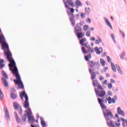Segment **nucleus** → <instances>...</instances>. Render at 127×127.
<instances>
[{"label": "nucleus", "mask_w": 127, "mask_h": 127, "mask_svg": "<svg viewBox=\"0 0 127 127\" xmlns=\"http://www.w3.org/2000/svg\"><path fill=\"white\" fill-rule=\"evenodd\" d=\"M75 6L76 7L81 6L82 5V3L79 0H76V1H75Z\"/></svg>", "instance_id": "nucleus-22"}, {"label": "nucleus", "mask_w": 127, "mask_h": 127, "mask_svg": "<svg viewBox=\"0 0 127 127\" xmlns=\"http://www.w3.org/2000/svg\"><path fill=\"white\" fill-rule=\"evenodd\" d=\"M98 101V103L100 105V107L101 109H103V116L104 117L106 118V121H107V125L110 127H116L115 125L113 124V121H110L108 118L109 117L110 118L113 117L112 113L107 109V106L104 104L103 99L98 98L97 99Z\"/></svg>", "instance_id": "nucleus-1"}, {"label": "nucleus", "mask_w": 127, "mask_h": 127, "mask_svg": "<svg viewBox=\"0 0 127 127\" xmlns=\"http://www.w3.org/2000/svg\"><path fill=\"white\" fill-rule=\"evenodd\" d=\"M90 11V8H85V13L86 14H89V12Z\"/></svg>", "instance_id": "nucleus-39"}, {"label": "nucleus", "mask_w": 127, "mask_h": 127, "mask_svg": "<svg viewBox=\"0 0 127 127\" xmlns=\"http://www.w3.org/2000/svg\"><path fill=\"white\" fill-rule=\"evenodd\" d=\"M31 127H35L34 125H31Z\"/></svg>", "instance_id": "nucleus-64"}, {"label": "nucleus", "mask_w": 127, "mask_h": 127, "mask_svg": "<svg viewBox=\"0 0 127 127\" xmlns=\"http://www.w3.org/2000/svg\"><path fill=\"white\" fill-rule=\"evenodd\" d=\"M86 21H88V23H91V19L89 18H87V19Z\"/></svg>", "instance_id": "nucleus-52"}, {"label": "nucleus", "mask_w": 127, "mask_h": 127, "mask_svg": "<svg viewBox=\"0 0 127 127\" xmlns=\"http://www.w3.org/2000/svg\"><path fill=\"white\" fill-rule=\"evenodd\" d=\"M97 88H98V89L99 90H103V87L99 84H98V85H97Z\"/></svg>", "instance_id": "nucleus-40"}, {"label": "nucleus", "mask_w": 127, "mask_h": 127, "mask_svg": "<svg viewBox=\"0 0 127 127\" xmlns=\"http://www.w3.org/2000/svg\"><path fill=\"white\" fill-rule=\"evenodd\" d=\"M86 40L85 39V38H83V39H81L80 40V44L82 45H83V46H84V42L86 41Z\"/></svg>", "instance_id": "nucleus-34"}, {"label": "nucleus", "mask_w": 127, "mask_h": 127, "mask_svg": "<svg viewBox=\"0 0 127 127\" xmlns=\"http://www.w3.org/2000/svg\"><path fill=\"white\" fill-rule=\"evenodd\" d=\"M120 33H121V34L122 35L123 38L125 37V34L124 32H123L122 31H120Z\"/></svg>", "instance_id": "nucleus-44"}, {"label": "nucleus", "mask_w": 127, "mask_h": 127, "mask_svg": "<svg viewBox=\"0 0 127 127\" xmlns=\"http://www.w3.org/2000/svg\"><path fill=\"white\" fill-rule=\"evenodd\" d=\"M99 82L97 80H94L92 82V85H93V86L97 87L98 86Z\"/></svg>", "instance_id": "nucleus-25"}, {"label": "nucleus", "mask_w": 127, "mask_h": 127, "mask_svg": "<svg viewBox=\"0 0 127 127\" xmlns=\"http://www.w3.org/2000/svg\"><path fill=\"white\" fill-rule=\"evenodd\" d=\"M91 46H94L93 43H91Z\"/></svg>", "instance_id": "nucleus-63"}, {"label": "nucleus", "mask_w": 127, "mask_h": 127, "mask_svg": "<svg viewBox=\"0 0 127 127\" xmlns=\"http://www.w3.org/2000/svg\"><path fill=\"white\" fill-rule=\"evenodd\" d=\"M111 37H112V39H113V41H115V35L113 34H111Z\"/></svg>", "instance_id": "nucleus-50"}, {"label": "nucleus", "mask_w": 127, "mask_h": 127, "mask_svg": "<svg viewBox=\"0 0 127 127\" xmlns=\"http://www.w3.org/2000/svg\"><path fill=\"white\" fill-rule=\"evenodd\" d=\"M14 117L15 118V119L16 120V122L17 123H20L21 122V120L20 119V118L18 117V116L17 115V114L16 113V112H14Z\"/></svg>", "instance_id": "nucleus-16"}, {"label": "nucleus", "mask_w": 127, "mask_h": 127, "mask_svg": "<svg viewBox=\"0 0 127 127\" xmlns=\"http://www.w3.org/2000/svg\"><path fill=\"white\" fill-rule=\"evenodd\" d=\"M11 97L13 100H15L17 98V94L15 93L11 92Z\"/></svg>", "instance_id": "nucleus-23"}, {"label": "nucleus", "mask_w": 127, "mask_h": 127, "mask_svg": "<svg viewBox=\"0 0 127 127\" xmlns=\"http://www.w3.org/2000/svg\"><path fill=\"white\" fill-rule=\"evenodd\" d=\"M98 64L99 63L93 62V61H89V62H88V65H89L90 68H94L95 65H98Z\"/></svg>", "instance_id": "nucleus-12"}, {"label": "nucleus", "mask_w": 127, "mask_h": 127, "mask_svg": "<svg viewBox=\"0 0 127 127\" xmlns=\"http://www.w3.org/2000/svg\"><path fill=\"white\" fill-rule=\"evenodd\" d=\"M90 40L91 41H95V38L94 37H91L90 38Z\"/></svg>", "instance_id": "nucleus-57"}, {"label": "nucleus", "mask_w": 127, "mask_h": 127, "mask_svg": "<svg viewBox=\"0 0 127 127\" xmlns=\"http://www.w3.org/2000/svg\"><path fill=\"white\" fill-rule=\"evenodd\" d=\"M100 64H101L102 66H105L106 64V61H104L103 59H100Z\"/></svg>", "instance_id": "nucleus-29"}, {"label": "nucleus", "mask_w": 127, "mask_h": 127, "mask_svg": "<svg viewBox=\"0 0 127 127\" xmlns=\"http://www.w3.org/2000/svg\"><path fill=\"white\" fill-rule=\"evenodd\" d=\"M1 73H2L3 77L5 78L4 79H8V76L6 74V73L3 70H2Z\"/></svg>", "instance_id": "nucleus-31"}, {"label": "nucleus", "mask_w": 127, "mask_h": 127, "mask_svg": "<svg viewBox=\"0 0 127 127\" xmlns=\"http://www.w3.org/2000/svg\"><path fill=\"white\" fill-rule=\"evenodd\" d=\"M103 79H104L103 76L102 75H100V76H99V80L103 81Z\"/></svg>", "instance_id": "nucleus-48"}, {"label": "nucleus", "mask_w": 127, "mask_h": 127, "mask_svg": "<svg viewBox=\"0 0 127 127\" xmlns=\"http://www.w3.org/2000/svg\"><path fill=\"white\" fill-rule=\"evenodd\" d=\"M25 112L27 115H28V116H32V113L31 112V110L30 109V108H28V109H27Z\"/></svg>", "instance_id": "nucleus-18"}, {"label": "nucleus", "mask_w": 127, "mask_h": 127, "mask_svg": "<svg viewBox=\"0 0 127 127\" xmlns=\"http://www.w3.org/2000/svg\"><path fill=\"white\" fill-rule=\"evenodd\" d=\"M84 46H85V47H86V48H87V49H88V48H90V46H89V45H88V44L85 43V44H84Z\"/></svg>", "instance_id": "nucleus-47"}, {"label": "nucleus", "mask_w": 127, "mask_h": 127, "mask_svg": "<svg viewBox=\"0 0 127 127\" xmlns=\"http://www.w3.org/2000/svg\"><path fill=\"white\" fill-rule=\"evenodd\" d=\"M28 118L30 122H32L34 121V117L32 116V115L28 116Z\"/></svg>", "instance_id": "nucleus-27"}, {"label": "nucleus", "mask_w": 127, "mask_h": 127, "mask_svg": "<svg viewBox=\"0 0 127 127\" xmlns=\"http://www.w3.org/2000/svg\"><path fill=\"white\" fill-rule=\"evenodd\" d=\"M70 9L71 13H73L74 12V10L73 8H70Z\"/></svg>", "instance_id": "nucleus-53"}, {"label": "nucleus", "mask_w": 127, "mask_h": 127, "mask_svg": "<svg viewBox=\"0 0 127 127\" xmlns=\"http://www.w3.org/2000/svg\"><path fill=\"white\" fill-rule=\"evenodd\" d=\"M85 14L84 13H81V16L82 18H83L84 16H85Z\"/></svg>", "instance_id": "nucleus-51"}, {"label": "nucleus", "mask_w": 127, "mask_h": 127, "mask_svg": "<svg viewBox=\"0 0 127 127\" xmlns=\"http://www.w3.org/2000/svg\"><path fill=\"white\" fill-rule=\"evenodd\" d=\"M111 67H112V70H113V72H117V71H118L119 73L120 74H122V70L118 65H116V66H115V64L113 63H112Z\"/></svg>", "instance_id": "nucleus-6"}, {"label": "nucleus", "mask_w": 127, "mask_h": 127, "mask_svg": "<svg viewBox=\"0 0 127 127\" xmlns=\"http://www.w3.org/2000/svg\"><path fill=\"white\" fill-rule=\"evenodd\" d=\"M108 67H104L105 70H108Z\"/></svg>", "instance_id": "nucleus-61"}, {"label": "nucleus", "mask_w": 127, "mask_h": 127, "mask_svg": "<svg viewBox=\"0 0 127 127\" xmlns=\"http://www.w3.org/2000/svg\"><path fill=\"white\" fill-rule=\"evenodd\" d=\"M110 18H111V19H112V20H114V18H113V16L110 17Z\"/></svg>", "instance_id": "nucleus-62"}, {"label": "nucleus", "mask_w": 127, "mask_h": 127, "mask_svg": "<svg viewBox=\"0 0 127 127\" xmlns=\"http://www.w3.org/2000/svg\"><path fill=\"white\" fill-rule=\"evenodd\" d=\"M115 117L117 118H119V115L117 114L115 115Z\"/></svg>", "instance_id": "nucleus-59"}, {"label": "nucleus", "mask_w": 127, "mask_h": 127, "mask_svg": "<svg viewBox=\"0 0 127 127\" xmlns=\"http://www.w3.org/2000/svg\"><path fill=\"white\" fill-rule=\"evenodd\" d=\"M87 57L88 58H89V59H90V58H91V54H88V55H87Z\"/></svg>", "instance_id": "nucleus-58"}, {"label": "nucleus", "mask_w": 127, "mask_h": 127, "mask_svg": "<svg viewBox=\"0 0 127 127\" xmlns=\"http://www.w3.org/2000/svg\"><path fill=\"white\" fill-rule=\"evenodd\" d=\"M11 73L16 77V79H14V82L15 83V84L18 86L19 89H24V85L21 81V77L19 74L17 68L15 67V68L11 71Z\"/></svg>", "instance_id": "nucleus-2"}, {"label": "nucleus", "mask_w": 127, "mask_h": 127, "mask_svg": "<svg viewBox=\"0 0 127 127\" xmlns=\"http://www.w3.org/2000/svg\"><path fill=\"white\" fill-rule=\"evenodd\" d=\"M41 124L43 127H46V124L44 120H41Z\"/></svg>", "instance_id": "nucleus-32"}, {"label": "nucleus", "mask_w": 127, "mask_h": 127, "mask_svg": "<svg viewBox=\"0 0 127 127\" xmlns=\"http://www.w3.org/2000/svg\"><path fill=\"white\" fill-rule=\"evenodd\" d=\"M3 97H4V96L2 94V93L1 92L0 88V99H3Z\"/></svg>", "instance_id": "nucleus-41"}, {"label": "nucleus", "mask_w": 127, "mask_h": 127, "mask_svg": "<svg viewBox=\"0 0 127 127\" xmlns=\"http://www.w3.org/2000/svg\"><path fill=\"white\" fill-rule=\"evenodd\" d=\"M19 113L20 115H22V108H20L19 109Z\"/></svg>", "instance_id": "nucleus-49"}, {"label": "nucleus", "mask_w": 127, "mask_h": 127, "mask_svg": "<svg viewBox=\"0 0 127 127\" xmlns=\"http://www.w3.org/2000/svg\"><path fill=\"white\" fill-rule=\"evenodd\" d=\"M120 120L121 121L123 122H125V123H127V120H125V119L124 118H120Z\"/></svg>", "instance_id": "nucleus-45"}, {"label": "nucleus", "mask_w": 127, "mask_h": 127, "mask_svg": "<svg viewBox=\"0 0 127 127\" xmlns=\"http://www.w3.org/2000/svg\"><path fill=\"white\" fill-rule=\"evenodd\" d=\"M126 53L125 52H123L121 55H120V58L121 59H126Z\"/></svg>", "instance_id": "nucleus-30"}, {"label": "nucleus", "mask_w": 127, "mask_h": 127, "mask_svg": "<svg viewBox=\"0 0 127 127\" xmlns=\"http://www.w3.org/2000/svg\"><path fill=\"white\" fill-rule=\"evenodd\" d=\"M64 4L65 7L68 9H70L69 5L71 6L72 7L75 6L74 2L72 0H67L66 1H64Z\"/></svg>", "instance_id": "nucleus-5"}, {"label": "nucleus", "mask_w": 127, "mask_h": 127, "mask_svg": "<svg viewBox=\"0 0 127 127\" xmlns=\"http://www.w3.org/2000/svg\"><path fill=\"white\" fill-rule=\"evenodd\" d=\"M22 120L23 122L26 121V114H24V116L22 117Z\"/></svg>", "instance_id": "nucleus-36"}, {"label": "nucleus", "mask_w": 127, "mask_h": 127, "mask_svg": "<svg viewBox=\"0 0 127 127\" xmlns=\"http://www.w3.org/2000/svg\"><path fill=\"white\" fill-rule=\"evenodd\" d=\"M110 81H111V83H115V81L113 79H111V80H110Z\"/></svg>", "instance_id": "nucleus-56"}, {"label": "nucleus", "mask_w": 127, "mask_h": 127, "mask_svg": "<svg viewBox=\"0 0 127 127\" xmlns=\"http://www.w3.org/2000/svg\"><path fill=\"white\" fill-rule=\"evenodd\" d=\"M94 28H93V27L90 28V30H91V31L94 30Z\"/></svg>", "instance_id": "nucleus-60"}, {"label": "nucleus", "mask_w": 127, "mask_h": 127, "mask_svg": "<svg viewBox=\"0 0 127 127\" xmlns=\"http://www.w3.org/2000/svg\"><path fill=\"white\" fill-rule=\"evenodd\" d=\"M13 107H14L15 109H18V107H19V105L17 104V103L14 102L13 103Z\"/></svg>", "instance_id": "nucleus-33"}, {"label": "nucleus", "mask_w": 127, "mask_h": 127, "mask_svg": "<svg viewBox=\"0 0 127 127\" xmlns=\"http://www.w3.org/2000/svg\"><path fill=\"white\" fill-rule=\"evenodd\" d=\"M75 30L76 31L77 33H79L81 32V28L78 25H76L75 27Z\"/></svg>", "instance_id": "nucleus-21"}, {"label": "nucleus", "mask_w": 127, "mask_h": 127, "mask_svg": "<svg viewBox=\"0 0 127 127\" xmlns=\"http://www.w3.org/2000/svg\"><path fill=\"white\" fill-rule=\"evenodd\" d=\"M89 73L91 74V80H94L96 77V73L95 72H93L94 70L92 68L89 69Z\"/></svg>", "instance_id": "nucleus-9"}, {"label": "nucleus", "mask_w": 127, "mask_h": 127, "mask_svg": "<svg viewBox=\"0 0 127 127\" xmlns=\"http://www.w3.org/2000/svg\"><path fill=\"white\" fill-rule=\"evenodd\" d=\"M104 20H105V22H106V24H107V25L109 27H110V28H111L112 29H113V27L110 22V21L108 20V19L106 18H104Z\"/></svg>", "instance_id": "nucleus-20"}, {"label": "nucleus", "mask_w": 127, "mask_h": 127, "mask_svg": "<svg viewBox=\"0 0 127 127\" xmlns=\"http://www.w3.org/2000/svg\"><path fill=\"white\" fill-rule=\"evenodd\" d=\"M76 35L79 39L82 38L84 36V33L81 32L77 33Z\"/></svg>", "instance_id": "nucleus-19"}, {"label": "nucleus", "mask_w": 127, "mask_h": 127, "mask_svg": "<svg viewBox=\"0 0 127 127\" xmlns=\"http://www.w3.org/2000/svg\"><path fill=\"white\" fill-rule=\"evenodd\" d=\"M1 44L3 46L4 49H7V50H8V46L4 41L2 42Z\"/></svg>", "instance_id": "nucleus-28"}, {"label": "nucleus", "mask_w": 127, "mask_h": 127, "mask_svg": "<svg viewBox=\"0 0 127 127\" xmlns=\"http://www.w3.org/2000/svg\"><path fill=\"white\" fill-rule=\"evenodd\" d=\"M120 120L121 121V119H118V120H117V122H116V126H117V127H119L120 126Z\"/></svg>", "instance_id": "nucleus-35"}, {"label": "nucleus", "mask_w": 127, "mask_h": 127, "mask_svg": "<svg viewBox=\"0 0 127 127\" xmlns=\"http://www.w3.org/2000/svg\"><path fill=\"white\" fill-rule=\"evenodd\" d=\"M107 61H108V62H109V63H111L112 64V60L111 59V58L109 56H107Z\"/></svg>", "instance_id": "nucleus-42"}, {"label": "nucleus", "mask_w": 127, "mask_h": 127, "mask_svg": "<svg viewBox=\"0 0 127 127\" xmlns=\"http://www.w3.org/2000/svg\"><path fill=\"white\" fill-rule=\"evenodd\" d=\"M5 55L7 57L8 62L10 63V64H9V69L11 71H12V70H14V69H15V68H17V67L16 66L14 61L11 58V53L8 50L7 52H5Z\"/></svg>", "instance_id": "nucleus-3"}, {"label": "nucleus", "mask_w": 127, "mask_h": 127, "mask_svg": "<svg viewBox=\"0 0 127 127\" xmlns=\"http://www.w3.org/2000/svg\"><path fill=\"white\" fill-rule=\"evenodd\" d=\"M107 80L103 81V84L106 85L107 84Z\"/></svg>", "instance_id": "nucleus-55"}, {"label": "nucleus", "mask_w": 127, "mask_h": 127, "mask_svg": "<svg viewBox=\"0 0 127 127\" xmlns=\"http://www.w3.org/2000/svg\"><path fill=\"white\" fill-rule=\"evenodd\" d=\"M4 111L5 112V117L7 119V120H10V116L7 108L6 107H5L4 108Z\"/></svg>", "instance_id": "nucleus-11"}, {"label": "nucleus", "mask_w": 127, "mask_h": 127, "mask_svg": "<svg viewBox=\"0 0 127 127\" xmlns=\"http://www.w3.org/2000/svg\"><path fill=\"white\" fill-rule=\"evenodd\" d=\"M101 42H102L101 39L100 38H99V39L96 40V41H95V44H99Z\"/></svg>", "instance_id": "nucleus-37"}, {"label": "nucleus", "mask_w": 127, "mask_h": 127, "mask_svg": "<svg viewBox=\"0 0 127 127\" xmlns=\"http://www.w3.org/2000/svg\"><path fill=\"white\" fill-rule=\"evenodd\" d=\"M95 50L96 54H100V53H102L103 51V49L102 48H98L97 47H95Z\"/></svg>", "instance_id": "nucleus-15"}, {"label": "nucleus", "mask_w": 127, "mask_h": 127, "mask_svg": "<svg viewBox=\"0 0 127 127\" xmlns=\"http://www.w3.org/2000/svg\"><path fill=\"white\" fill-rule=\"evenodd\" d=\"M91 36L90 32L89 31L86 32V36L90 37Z\"/></svg>", "instance_id": "nucleus-46"}, {"label": "nucleus", "mask_w": 127, "mask_h": 127, "mask_svg": "<svg viewBox=\"0 0 127 127\" xmlns=\"http://www.w3.org/2000/svg\"><path fill=\"white\" fill-rule=\"evenodd\" d=\"M117 112L118 113V114L121 115L122 116L125 117V114L124 112L121 110L120 107H118V108H117Z\"/></svg>", "instance_id": "nucleus-13"}, {"label": "nucleus", "mask_w": 127, "mask_h": 127, "mask_svg": "<svg viewBox=\"0 0 127 127\" xmlns=\"http://www.w3.org/2000/svg\"><path fill=\"white\" fill-rule=\"evenodd\" d=\"M23 97H24V98L25 99V101L24 104V107L25 109L29 108V103L28 102V97L25 92H23L22 93L20 94V97L22 101L23 100Z\"/></svg>", "instance_id": "nucleus-4"}, {"label": "nucleus", "mask_w": 127, "mask_h": 127, "mask_svg": "<svg viewBox=\"0 0 127 127\" xmlns=\"http://www.w3.org/2000/svg\"><path fill=\"white\" fill-rule=\"evenodd\" d=\"M1 79H2V84H3L4 86L5 87H8V82L6 80L7 79H4V78L3 77H2Z\"/></svg>", "instance_id": "nucleus-14"}, {"label": "nucleus", "mask_w": 127, "mask_h": 127, "mask_svg": "<svg viewBox=\"0 0 127 127\" xmlns=\"http://www.w3.org/2000/svg\"><path fill=\"white\" fill-rule=\"evenodd\" d=\"M5 41L4 37L3 35H0V43H2Z\"/></svg>", "instance_id": "nucleus-26"}, {"label": "nucleus", "mask_w": 127, "mask_h": 127, "mask_svg": "<svg viewBox=\"0 0 127 127\" xmlns=\"http://www.w3.org/2000/svg\"><path fill=\"white\" fill-rule=\"evenodd\" d=\"M94 91H95V94H96V95L99 96L101 98L104 97L106 95V92L105 91H97L96 89L94 90Z\"/></svg>", "instance_id": "nucleus-7"}, {"label": "nucleus", "mask_w": 127, "mask_h": 127, "mask_svg": "<svg viewBox=\"0 0 127 127\" xmlns=\"http://www.w3.org/2000/svg\"><path fill=\"white\" fill-rule=\"evenodd\" d=\"M85 60H86V61H89V58L87 56H85Z\"/></svg>", "instance_id": "nucleus-54"}, {"label": "nucleus", "mask_w": 127, "mask_h": 127, "mask_svg": "<svg viewBox=\"0 0 127 127\" xmlns=\"http://www.w3.org/2000/svg\"><path fill=\"white\" fill-rule=\"evenodd\" d=\"M70 21L72 23V26H74L75 24V20L74 19V15L73 14H71V17H70Z\"/></svg>", "instance_id": "nucleus-17"}, {"label": "nucleus", "mask_w": 127, "mask_h": 127, "mask_svg": "<svg viewBox=\"0 0 127 127\" xmlns=\"http://www.w3.org/2000/svg\"><path fill=\"white\" fill-rule=\"evenodd\" d=\"M107 101H108V104H111L112 103H116V100L114 98H111V97H108L107 99H106V101H105V103H107Z\"/></svg>", "instance_id": "nucleus-10"}, {"label": "nucleus", "mask_w": 127, "mask_h": 127, "mask_svg": "<svg viewBox=\"0 0 127 127\" xmlns=\"http://www.w3.org/2000/svg\"><path fill=\"white\" fill-rule=\"evenodd\" d=\"M88 29V25H84L83 27V31H86Z\"/></svg>", "instance_id": "nucleus-38"}, {"label": "nucleus", "mask_w": 127, "mask_h": 127, "mask_svg": "<svg viewBox=\"0 0 127 127\" xmlns=\"http://www.w3.org/2000/svg\"><path fill=\"white\" fill-rule=\"evenodd\" d=\"M82 51L85 54H87V53H93L94 52V50L90 48L86 50L85 48L82 47Z\"/></svg>", "instance_id": "nucleus-8"}, {"label": "nucleus", "mask_w": 127, "mask_h": 127, "mask_svg": "<svg viewBox=\"0 0 127 127\" xmlns=\"http://www.w3.org/2000/svg\"><path fill=\"white\" fill-rule=\"evenodd\" d=\"M107 87H108V88L109 89H111L112 88V83L108 84V85H107Z\"/></svg>", "instance_id": "nucleus-43"}, {"label": "nucleus", "mask_w": 127, "mask_h": 127, "mask_svg": "<svg viewBox=\"0 0 127 127\" xmlns=\"http://www.w3.org/2000/svg\"><path fill=\"white\" fill-rule=\"evenodd\" d=\"M3 63H4L3 60L0 59V69H2V68H3V67H4V64H3Z\"/></svg>", "instance_id": "nucleus-24"}]
</instances>
